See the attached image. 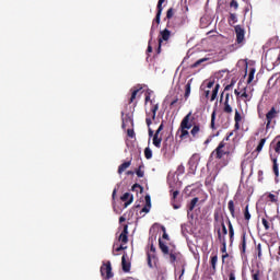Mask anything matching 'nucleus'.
<instances>
[{
    "label": "nucleus",
    "instance_id": "obj_1",
    "mask_svg": "<svg viewBox=\"0 0 280 280\" xmlns=\"http://www.w3.org/2000/svg\"><path fill=\"white\" fill-rule=\"evenodd\" d=\"M159 248L164 257V259H167L172 266H176V264H180L182 270L179 275V279L183 278L185 275V266L187 265L185 262V256L178 249H176V246L170 249V246L163 242V240L159 238Z\"/></svg>",
    "mask_w": 280,
    "mask_h": 280
},
{
    "label": "nucleus",
    "instance_id": "obj_2",
    "mask_svg": "<svg viewBox=\"0 0 280 280\" xmlns=\"http://www.w3.org/2000/svg\"><path fill=\"white\" fill-rule=\"evenodd\" d=\"M211 156H214V159L220 161L222 167H226V165H229V162L231 161V159H229L231 156V151L226 148V142H224V140H222L211 152Z\"/></svg>",
    "mask_w": 280,
    "mask_h": 280
},
{
    "label": "nucleus",
    "instance_id": "obj_3",
    "mask_svg": "<svg viewBox=\"0 0 280 280\" xmlns=\"http://www.w3.org/2000/svg\"><path fill=\"white\" fill-rule=\"evenodd\" d=\"M202 86L206 100H209V96L211 95L210 102H215V97H218V93L220 91V84L215 83V81H205L203 84L201 85V89Z\"/></svg>",
    "mask_w": 280,
    "mask_h": 280
},
{
    "label": "nucleus",
    "instance_id": "obj_4",
    "mask_svg": "<svg viewBox=\"0 0 280 280\" xmlns=\"http://www.w3.org/2000/svg\"><path fill=\"white\" fill-rule=\"evenodd\" d=\"M101 275L104 279H113V266L110 265V261L103 262L101 266Z\"/></svg>",
    "mask_w": 280,
    "mask_h": 280
},
{
    "label": "nucleus",
    "instance_id": "obj_5",
    "mask_svg": "<svg viewBox=\"0 0 280 280\" xmlns=\"http://www.w3.org/2000/svg\"><path fill=\"white\" fill-rule=\"evenodd\" d=\"M171 36H172V32L168 28H164L163 31L160 32L159 46L156 49V54H161V45H163V40L164 42L170 40Z\"/></svg>",
    "mask_w": 280,
    "mask_h": 280
},
{
    "label": "nucleus",
    "instance_id": "obj_6",
    "mask_svg": "<svg viewBox=\"0 0 280 280\" xmlns=\"http://www.w3.org/2000/svg\"><path fill=\"white\" fill-rule=\"evenodd\" d=\"M235 34H236V43L237 45H244L245 36H246V31L241 26L236 25L234 26Z\"/></svg>",
    "mask_w": 280,
    "mask_h": 280
},
{
    "label": "nucleus",
    "instance_id": "obj_7",
    "mask_svg": "<svg viewBox=\"0 0 280 280\" xmlns=\"http://www.w3.org/2000/svg\"><path fill=\"white\" fill-rule=\"evenodd\" d=\"M194 116H191V112H189L182 120L179 128H194Z\"/></svg>",
    "mask_w": 280,
    "mask_h": 280
},
{
    "label": "nucleus",
    "instance_id": "obj_8",
    "mask_svg": "<svg viewBox=\"0 0 280 280\" xmlns=\"http://www.w3.org/2000/svg\"><path fill=\"white\" fill-rule=\"evenodd\" d=\"M278 113L279 112H277V108L271 107L266 114V130H270V124H272V119L277 118Z\"/></svg>",
    "mask_w": 280,
    "mask_h": 280
},
{
    "label": "nucleus",
    "instance_id": "obj_9",
    "mask_svg": "<svg viewBox=\"0 0 280 280\" xmlns=\"http://www.w3.org/2000/svg\"><path fill=\"white\" fill-rule=\"evenodd\" d=\"M218 272V253H212L210 256V275Z\"/></svg>",
    "mask_w": 280,
    "mask_h": 280
},
{
    "label": "nucleus",
    "instance_id": "obj_10",
    "mask_svg": "<svg viewBox=\"0 0 280 280\" xmlns=\"http://www.w3.org/2000/svg\"><path fill=\"white\" fill-rule=\"evenodd\" d=\"M118 241L124 246L125 244H128V224L124 225L122 232L120 233Z\"/></svg>",
    "mask_w": 280,
    "mask_h": 280
},
{
    "label": "nucleus",
    "instance_id": "obj_11",
    "mask_svg": "<svg viewBox=\"0 0 280 280\" xmlns=\"http://www.w3.org/2000/svg\"><path fill=\"white\" fill-rule=\"evenodd\" d=\"M147 261L149 268H154V266H156V261H159V257H156V254L147 253Z\"/></svg>",
    "mask_w": 280,
    "mask_h": 280
},
{
    "label": "nucleus",
    "instance_id": "obj_12",
    "mask_svg": "<svg viewBox=\"0 0 280 280\" xmlns=\"http://www.w3.org/2000/svg\"><path fill=\"white\" fill-rule=\"evenodd\" d=\"M120 200L125 202V207H128L132 205V200H135V197L130 195V192H125L121 197Z\"/></svg>",
    "mask_w": 280,
    "mask_h": 280
},
{
    "label": "nucleus",
    "instance_id": "obj_13",
    "mask_svg": "<svg viewBox=\"0 0 280 280\" xmlns=\"http://www.w3.org/2000/svg\"><path fill=\"white\" fill-rule=\"evenodd\" d=\"M143 88L141 85L135 86L131 89V96L128 101V104H132L137 100V95L139 91H141Z\"/></svg>",
    "mask_w": 280,
    "mask_h": 280
},
{
    "label": "nucleus",
    "instance_id": "obj_14",
    "mask_svg": "<svg viewBox=\"0 0 280 280\" xmlns=\"http://www.w3.org/2000/svg\"><path fill=\"white\" fill-rule=\"evenodd\" d=\"M144 200L145 206L142 208L141 213H150V209H152V199L150 198V195H147Z\"/></svg>",
    "mask_w": 280,
    "mask_h": 280
},
{
    "label": "nucleus",
    "instance_id": "obj_15",
    "mask_svg": "<svg viewBox=\"0 0 280 280\" xmlns=\"http://www.w3.org/2000/svg\"><path fill=\"white\" fill-rule=\"evenodd\" d=\"M265 62L267 65V67H279L280 61H271L272 60V54H267L265 57Z\"/></svg>",
    "mask_w": 280,
    "mask_h": 280
},
{
    "label": "nucleus",
    "instance_id": "obj_16",
    "mask_svg": "<svg viewBox=\"0 0 280 280\" xmlns=\"http://www.w3.org/2000/svg\"><path fill=\"white\" fill-rule=\"evenodd\" d=\"M198 163H200V154L195 153L191 155V158L189 159L188 165H190V167H194L195 165H197Z\"/></svg>",
    "mask_w": 280,
    "mask_h": 280
},
{
    "label": "nucleus",
    "instance_id": "obj_17",
    "mask_svg": "<svg viewBox=\"0 0 280 280\" xmlns=\"http://www.w3.org/2000/svg\"><path fill=\"white\" fill-rule=\"evenodd\" d=\"M127 255L124 254L121 257V266L125 272H130V262L126 259Z\"/></svg>",
    "mask_w": 280,
    "mask_h": 280
},
{
    "label": "nucleus",
    "instance_id": "obj_18",
    "mask_svg": "<svg viewBox=\"0 0 280 280\" xmlns=\"http://www.w3.org/2000/svg\"><path fill=\"white\" fill-rule=\"evenodd\" d=\"M190 135H191L192 139H198V137H200V125H192Z\"/></svg>",
    "mask_w": 280,
    "mask_h": 280
},
{
    "label": "nucleus",
    "instance_id": "obj_19",
    "mask_svg": "<svg viewBox=\"0 0 280 280\" xmlns=\"http://www.w3.org/2000/svg\"><path fill=\"white\" fill-rule=\"evenodd\" d=\"M174 18V8H170L166 11V16L164 18V21H167L166 27H171L170 20Z\"/></svg>",
    "mask_w": 280,
    "mask_h": 280
},
{
    "label": "nucleus",
    "instance_id": "obj_20",
    "mask_svg": "<svg viewBox=\"0 0 280 280\" xmlns=\"http://www.w3.org/2000/svg\"><path fill=\"white\" fill-rule=\"evenodd\" d=\"M154 23H156V25H161V14L156 13L155 18L153 19V24L151 26V31H150V36H154Z\"/></svg>",
    "mask_w": 280,
    "mask_h": 280
},
{
    "label": "nucleus",
    "instance_id": "obj_21",
    "mask_svg": "<svg viewBox=\"0 0 280 280\" xmlns=\"http://www.w3.org/2000/svg\"><path fill=\"white\" fill-rule=\"evenodd\" d=\"M162 141H163V138L161 136H159V132H155L153 136V145L155 148H161Z\"/></svg>",
    "mask_w": 280,
    "mask_h": 280
},
{
    "label": "nucleus",
    "instance_id": "obj_22",
    "mask_svg": "<svg viewBox=\"0 0 280 280\" xmlns=\"http://www.w3.org/2000/svg\"><path fill=\"white\" fill-rule=\"evenodd\" d=\"M221 253H223L221 259L222 264H226V259H229V253H226V243H222Z\"/></svg>",
    "mask_w": 280,
    "mask_h": 280
},
{
    "label": "nucleus",
    "instance_id": "obj_23",
    "mask_svg": "<svg viewBox=\"0 0 280 280\" xmlns=\"http://www.w3.org/2000/svg\"><path fill=\"white\" fill-rule=\"evenodd\" d=\"M130 165H132L131 161L120 164L118 167V174H124V172H126V170H128V167H130Z\"/></svg>",
    "mask_w": 280,
    "mask_h": 280
},
{
    "label": "nucleus",
    "instance_id": "obj_24",
    "mask_svg": "<svg viewBox=\"0 0 280 280\" xmlns=\"http://www.w3.org/2000/svg\"><path fill=\"white\" fill-rule=\"evenodd\" d=\"M189 95H191V80H189L185 85V94H184L185 100H188Z\"/></svg>",
    "mask_w": 280,
    "mask_h": 280
},
{
    "label": "nucleus",
    "instance_id": "obj_25",
    "mask_svg": "<svg viewBox=\"0 0 280 280\" xmlns=\"http://www.w3.org/2000/svg\"><path fill=\"white\" fill-rule=\"evenodd\" d=\"M228 226H229L230 242H233V237H235V230L233 229V223H231V220L229 219H228Z\"/></svg>",
    "mask_w": 280,
    "mask_h": 280
},
{
    "label": "nucleus",
    "instance_id": "obj_26",
    "mask_svg": "<svg viewBox=\"0 0 280 280\" xmlns=\"http://www.w3.org/2000/svg\"><path fill=\"white\" fill-rule=\"evenodd\" d=\"M223 113H225V115L233 114V107L231 106V103H223Z\"/></svg>",
    "mask_w": 280,
    "mask_h": 280
},
{
    "label": "nucleus",
    "instance_id": "obj_27",
    "mask_svg": "<svg viewBox=\"0 0 280 280\" xmlns=\"http://www.w3.org/2000/svg\"><path fill=\"white\" fill-rule=\"evenodd\" d=\"M228 209H229L232 218H235V202L233 200H230L228 202Z\"/></svg>",
    "mask_w": 280,
    "mask_h": 280
},
{
    "label": "nucleus",
    "instance_id": "obj_28",
    "mask_svg": "<svg viewBox=\"0 0 280 280\" xmlns=\"http://www.w3.org/2000/svg\"><path fill=\"white\" fill-rule=\"evenodd\" d=\"M198 200H199L198 197H195V198L191 199V201L188 206V213L190 211H194V209H196V205H198Z\"/></svg>",
    "mask_w": 280,
    "mask_h": 280
},
{
    "label": "nucleus",
    "instance_id": "obj_29",
    "mask_svg": "<svg viewBox=\"0 0 280 280\" xmlns=\"http://www.w3.org/2000/svg\"><path fill=\"white\" fill-rule=\"evenodd\" d=\"M260 277H261V271L259 269L252 270V279L253 280H261Z\"/></svg>",
    "mask_w": 280,
    "mask_h": 280
},
{
    "label": "nucleus",
    "instance_id": "obj_30",
    "mask_svg": "<svg viewBox=\"0 0 280 280\" xmlns=\"http://www.w3.org/2000/svg\"><path fill=\"white\" fill-rule=\"evenodd\" d=\"M240 248H241L242 255H246V235L242 236V243Z\"/></svg>",
    "mask_w": 280,
    "mask_h": 280
},
{
    "label": "nucleus",
    "instance_id": "obj_31",
    "mask_svg": "<svg viewBox=\"0 0 280 280\" xmlns=\"http://www.w3.org/2000/svg\"><path fill=\"white\" fill-rule=\"evenodd\" d=\"M207 60H209V58L198 59L195 63H192L190 66V69H196V68L200 67V65H202V62H207Z\"/></svg>",
    "mask_w": 280,
    "mask_h": 280
},
{
    "label": "nucleus",
    "instance_id": "obj_32",
    "mask_svg": "<svg viewBox=\"0 0 280 280\" xmlns=\"http://www.w3.org/2000/svg\"><path fill=\"white\" fill-rule=\"evenodd\" d=\"M166 0H159L158 7H156V14H163V3H165Z\"/></svg>",
    "mask_w": 280,
    "mask_h": 280
},
{
    "label": "nucleus",
    "instance_id": "obj_33",
    "mask_svg": "<svg viewBox=\"0 0 280 280\" xmlns=\"http://www.w3.org/2000/svg\"><path fill=\"white\" fill-rule=\"evenodd\" d=\"M264 145H266V138L260 139V141H259L255 151L257 153L261 152V150H264Z\"/></svg>",
    "mask_w": 280,
    "mask_h": 280
},
{
    "label": "nucleus",
    "instance_id": "obj_34",
    "mask_svg": "<svg viewBox=\"0 0 280 280\" xmlns=\"http://www.w3.org/2000/svg\"><path fill=\"white\" fill-rule=\"evenodd\" d=\"M241 98L245 102V104H246L247 102H250L252 96L248 95V93H246V88H244V92L241 94Z\"/></svg>",
    "mask_w": 280,
    "mask_h": 280
},
{
    "label": "nucleus",
    "instance_id": "obj_35",
    "mask_svg": "<svg viewBox=\"0 0 280 280\" xmlns=\"http://www.w3.org/2000/svg\"><path fill=\"white\" fill-rule=\"evenodd\" d=\"M228 21L230 25H235V23H237V15L235 13H230Z\"/></svg>",
    "mask_w": 280,
    "mask_h": 280
},
{
    "label": "nucleus",
    "instance_id": "obj_36",
    "mask_svg": "<svg viewBox=\"0 0 280 280\" xmlns=\"http://www.w3.org/2000/svg\"><path fill=\"white\" fill-rule=\"evenodd\" d=\"M253 80H255V68L249 69L247 84H250V82H253Z\"/></svg>",
    "mask_w": 280,
    "mask_h": 280
},
{
    "label": "nucleus",
    "instance_id": "obj_37",
    "mask_svg": "<svg viewBox=\"0 0 280 280\" xmlns=\"http://www.w3.org/2000/svg\"><path fill=\"white\" fill-rule=\"evenodd\" d=\"M272 163L275 176L279 177V164L277 163V158L272 159Z\"/></svg>",
    "mask_w": 280,
    "mask_h": 280
},
{
    "label": "nucleus",
    "instance_id": "obj_38",
    "mask_svg": "<svg viewBox=\"0 0 280 280\" xmlns=\"http://www.w3.org/2000/svg\"><path fill=\"white\" fill-rule=\"evenodd\" d=\"M210 128H211L212 130H217V127H215V112H212V114H211Z\"/></svg>",
    "mask_w": 280,
    "mask_h": 280
},
{
    "label": "nucleus",
    "instance_id": "obj_39",
    "mask_svg": "<svg viewBox=\"0 0 280 280\" xmlns=\"http://www.w3.org/2000/svg\"><path fill=\"white\" fill-rule=\"evenodd\" d=\"M144 156L148 161H150V159H152V149H150L149 147H147L144 149Z\"/></svg>",
    "mask_w": 280,
    "mask_h": 280
},
{
    "label": "nucleus",
    "instance_id": "obj_40",
    "mask_svg": "<svg viewBox=\"0 0 280 280\" xmlns=\"http://www.w3.org/2000/svg\"><path fill=\"white\" fill-rule=\"evenodd\" d=\"M189 129L187 128H180V138L182 139H187V137H189Z\"/></svg>",
    "mask_w": 280,
    "mask_h": 280
},
{
    "label": "nucleus",
    "instance_id": "obj_41",
    "mask_svg": "<svg viewBox=\"0 0 280 280\" xmlns=\"http://www.w3.org/2000/svg\"><path fill=\"white\" fill-rule=\"evenodd\" d=\"M218 240L221 244H226V237L222 235V232L218 230Z\"/></svg>",
    "mask_w": 280,
    "mask_h": 280
},
{
    "label": "nucleus",
    "instance_id": "obj_42",
    "mask_svg": "<svg viewBox=\"0 0 280 280\" xmlns=\"http://www.w3.org/2000/svg\"><path fill=\"white\" fill-rule=\"evenodd\" d=\"M235 124H240L242 121V114L237 109H235V116H234Z\"/></svg>",
    "mask_w": 280,
    "mask_h": 280
},
{
    "label": "nucleus",
    "instance_id": "obj_43",
    "mask_svg": "<svg viewBox=\"0 0 280 280\" xmlns=\"http://www.w3.org/2000/svg\"><path fill=\"white\" fill-rule=\"evenodd\" d=\"M136 174H137L138 178H143V176H145V173L143 172V170H141V166H139L136 170Z\"/></svg>",
    "mask_w": 280,
    "mask_h": 280
},
{
    "label": "nucleus",
    "instance_id": "obj_44",
    "mask_svg": "<svg viewBox=\"0 0 280 280\" xmlns=\"http://www.w3.org/2000/svg\"><path fill=\"white\" fill-rule=\"evenodd\" d=\"M244 218L248 222L250 220V212L248 211V205L245 207L244 210Z\"/></svg>",
    "mask_w": 280,
    "mask_h": 280
},
{
    "label": "nucleus",
    "instance_id": "obj_45",
    "mask_svg": "<svg viewBox=\"0 0 280 280\" xmlns=\"http://www.w3.org/2000/svg\"><path fill=\"white\" fill-rule=\"evenodd\" d=\"M262 225L265 226V231H270V222L265 218L261 219Z\"/></svg>",
    "mask_w": 280,
    "mask_h": 280
},
{
    "label": "nucleus",
    "instance_id": "obj_46",
    "mask_svg": "<svg viewBox=\"0 0 280 280\" xmlns=\"http://www.w3.org/2000/svg\"><path fill=\"white\" fill-rule=\"evenodd\" d=\"M230 8H233L234 10H237L240 8V3H237V0H232L230 2Z\"/></svg>",
    "mask_w": 280,
    "mask_h": 280
},
{
    "label": "nucleus",
    "instance_id": "obj_47",
    "mask_svg": "<svg viewBox=\"0 0 280 280\" xmlns=\"http://www.w3.org/2000/svg\"><path fill=\"white\" fill-rule=\"evenodd\" d=\"M268 198H269V202H278L279 200L275 194H269Z\"/></svg>",
    "mask_w": 280,
    "mask_h": 280
},
{
    "label": "nucleus",
    "instance_id": "obj_48",
    "mask_svg": "<svg viewBox=\"0 0 280 280\" xmlns=\"http://www.w3.org/2000/svg\"><path fill=\"white\" fill-rule=\"evenodd\" d=\"M143 191V186L139 185V184H135L132 187H131V190L133 191Z\"/></svg>",
    "mask_w": 280,
    "mask_h": 280
},
{
    "label": "nucleus",
    "instance_id": "obj_49",
    "mask_svg": "<svg viewBox=\"0 0 280 280\" xmlns=\"http://www.w3.org/2000/svg\"><path fill=\"white\" fill-rule=\"evenodd\" d=\"M168 148H170V145L167 144V140H165V141L163 142L162 152H163L164 154H167Z\"/></svg>",
    "mask_w": 280,
    "mask_h": 280
},
{
    "label": "nucleus",
    "instance_id": "obj_50",
    "mask_svg": "<svg viewBox=\"0 0 280 280\" xmlns=\"http://www.w3.org/2000/svg\"><path fill=\"white\" fill-rule=\"evenodd\" d=\"M127 136L130 139H135V137H136L135 129H127Z\"/></svg>",
    "mask_w": 280,
    "mask_h": 280
},
{
    "label": "nucleus",
    "instance_id": "obj_51",
    "mask_svg": "<svg viewBox=\"0 0 280 280\" xmlns=\"http://www.w3.org/2000/svg\"><path fill=\"white\" fill-rule=\"evenodd\" d=\"M162 231H163L162 238H163V240H166L167 242H170V235H168L167 232L165 231V226L162 228Z\"/></svg>",
    "mask_w": 280,
    "mask_h": 280
},
{
    "label": "nucleus",
    "instance_id": "obj_52",
    "mask_svg": "<svg viewBox=\"0 0 280 280\" xmlns=\"http://www.w3.org/2000/svg\"><path fill=\"white\" fill-rule=\"evenodd\" d=\"M156 110H159V105H155V106L152 108V119H156Z\"/></svg>",
    "mask_w": 280,
    "mask_h": 280
},
{
    "label": "nucleus",
    "instance_id": "obj_53",
    "mask_svg": "<svg viewBox=\"0 0 280 280\" xmlns=\"http://www.w3.org/2000/svg\"><path fill=\"white\" fill-rule=\"evenodd\" d=\"M147 54H152V36L149 40V45H148V48H147Z\"/></svg>",
    "mask_w": 280,
    "mask_h": 280
},
{
    "label": "nucleus",
    "instance_id": "obj_54",
    "mask_svg": "<svg viewBox=\"0 0 280 280\" xmlns=\"http://www.w3.org/2000/svg\"><path fill=\"white\" fill-rule=\"evenodd\" d=\"M221 226H222V233H223V235H224V236L228 235L229 230H226V225L224 224V222L221 223Z\"/></svg>",
    "mask_w": 280,
    "mask_h": 280
},
{
    "label": "nucleus",
    "instance_id": "obj_55",
    "mask_svg": "<svg viewBox=\"0 0 280 280\" xmlns=\"http://www.w3.org/2000/svg\"><path fill=\"white\" fill-rule=\"evenodd\" d=\"M229 280H235V270H230Z\"/></svg>",
    "mask_w": 280,
    "mask_h": 280
},
{
    "label": "nucleus",
    "instance_id": "obj_56",
    "mask_svg": "<svg viewBox=\"0 0 280 280\" xmlns=\"http://www.w3.org/2000/svg\"><path fill=\"white\" fill-rule=\"evenodd\" d=\"M256 250H258V259H261V244L256 246Z\"/></svg>",
    "mask_w": 280,
    "mask_h": 280
},
{
    "label": "nucleus",
    "instance_id": "obj_57",
    "mask_svg": "<svg viewBox=\"0 0 280 280\" xmlns=\"http://www.w3.org/2000/svg\"><path fill=\"white\" fill-rule=\"evenodd\" d=\"M178 194H180V191H178V190L173 191L172 200H173L174 202H176V198H178Z\"/></svg>",
    "mask_w": 280,
    "mask_h": 280
},
{
    "label": "nucleus",
    "instance_id": "obj_58",
    "mask_svg": "<svg viewBox=\"0 0 280 280\" xmlns=\"http://www.w3.org/2000/svg\"><path fill=\"white\" fill-rule=\"evenodd\" d=\"M126 248H128V246L120 245L115 249V253H120V250H126Z\"/></svg>",
    "mask_w": 280,
    "mask_h": 280
},
{
    "label": "nucleus",
    "instance_id": "obj_59",
    "mask_svg": "<svg viewBox=\"0 0 280 280\" xmlns=\"http://www.w3.org/2000/svg\"><path fill=\"white\" fill-rule=\"evenodd\" d=\"M164 128H165V125H163V121H162L155 132H158V135H161V131H162Z\"/></svg>",
    "mask_w": 280,
    "mask_h": 280
},
{
    "label": "nucleus",
    "instance_id": "obj_60",
    "mask_svg": "<svg viewBox=\"0 0 280 280\" xmlns=\"http://www.w3.org/2000/svg\"><path fill=\"white\" fill-rule=\"evenodd\" d=\"M164 128H165V125H163V121H162L155 132H158V135H161V131H162Z\"/></svg>",
    "mask_w": 280,
    "mask_h": 280
},
{
    "label": "nucleus",
    "instance_id": "obj_61",
    "mask_svg": "<svg viewBox=\"0 0 280 280\" xmlns=\"http://www.w3.org/2000/svg\"><path fill=\"white\" fill-rule=\"evenodd\" d=\"M258 180L261 183L264 180V171H258Z\"/></svg>",
    "mask_w": 280,
    "mask_h": 280
},
{
    "label": "nucleus",
    "instance_id": "obj_62",
    "mask_svg": "<svg viewBox=\"0 0 280 280\" xmlns=\"http://www.w3.org/2000/svg\"><path fill=\"white\" fill-rule=\"evenodd\" d=\"M148 253L156 254V247H154V244H151L150 250Z\"/></svg>",
    "mask_w": 280,
    "mask_h": 280
},
{
    "label": "nucleus",
    "instance_id": "obj_63",
    "mask_svg": "<svg viewBox=\"0 0 280 280\" xmlns=\"http://www.w3.org/2000/svg\"><path fill=\"white\" fill-rule=\"evenodd\" d=\"M177 171L179 172V174H185V166L183 164L179 165Z\"/></svg>",
    "mask_w": 280,
    "mask_h": 280
},
{
    "label": "nucleus",
    "instance_id": "obj_64",
    "mask_svg": "<svg viewBox=\"0 0 280 280\" xmlns=\"http://www.w3.org/2000/svg\"><path fill=\"white\" fill-rule=\"evenodd\" d=\"M275 151L277 152V154H280V140L277 142Z\"/></svg>",
    "mask_w": 280,
    "mask_h": 280
}]
</instances>
